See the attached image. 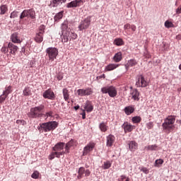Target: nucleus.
Returning a JSON list of instances; mask_svg holds the SVG:
<instances>
[{
  "label": "nucleus",
  "instance_id": "1",
  "mask_svg": "<svg viewBox=\"0 0 181 181\" xmlns=\"http://www.w3.org/2000/svg\"><path fill=\"white\" fill-rule=\"evenodd\" d=\"M61 29L62 32V40L63 43H67V42L71 40V39H77V34H76L73 30H70L69 25H67V23H63Z\"/></svg>",
  "mask_w": 181,
  "mask_h": 181
},
{
  "label": "nucleus",
  "instance_id": "2",
  "mask_svg": "<svg viewBox=\"0 0 181 181\" xmlns=\"http://www.w3.org/2000/svg\"><path fill=\"white\" fill-rule=\"evenodd\" d=\"M57 127H59V122L52 121L40 124V126L37 127V129L40 132H42V131H44L45 132H50V131H54Z\"/></svg>",
  "mask_w": 181,
  "mask_h": 181
},
{
  "label": "nucleus",
  "instance_id": "3",
  "mask_svg": "<svg viewBox=\"0 0 181 181\" xmlns=\"http://www.w3.org/2000/svg\"><path fill=\"white\" fill-rule=\"evenodd\" d=\"M176 122V116L169 115L165 119L162 124L164 131H167L168 134L170 132L171 129L175 128V122Z\"/></svg>",
  "mask_w": 181,
  "mask_h": 181
},
{
  "label": "nucleus",
  "instance_id": "4",
  "mask_svg": "<svg viewBox=\"0 0 181 181\" xmlns=\"http://www.w3.org/2000/svg\"><path fill=\"white\" fill-rule=\"evenodd\" d=\"M43 110H45V105H43L32 107L28 113V117L29 118H40L43 115Z\"/></svg>",
  "mask_w": 181,
  "mask_h": 181
},
{
  "label": "nucleus",
  "instance_id": "5",
  "mask_svg": "<svg viewBox=\"0 0 181 181\" xmlns=\"http://www.w3.org/2000/svg\"><path fill=\"white\" fill-rule=\"evenodd\" d=\"M65 146L66 143L59 142L53 147L52 149L54 152H56L57 158H60V156H63L64 153H67V151H66V150L64 151Z\"/></svg>",
  "mask_w": 181,
  "mask_h": 181
},
{
  "label": "nucleus",
  "instance_id": "6",
  "mask_svg": "<svg viewBox=\"0 0 181 181\" xmlns=\"http://www.w3.org/2000/svg\"><path fill=\"white\" fill-rule=\"evenodd\" d=\"M101 93L103 94H108L112 98L117 97L118 94V91L115 86H105L101 88Z\"/></svg>",
  "mask_w": 181,
  "mask_h": 181
},
{
  "label": "nucleus",
  "instance_id": "7",
  "mask_svg": "<svg viewBox=\"0 0 181 181\" xmlns=\"http://www.w3.org/2000/svg\"><path fill=\"white\" fill-rule=\"evenodd\" d=\"M24 18H27L28 19H36L35 10L33 8L24 10L20 16V19H24Z\"/></svg>",
  "mask_w": 181,
  "mask_h": 181
},
{
  "label": "nucleus",
  "instance_id": "8",
  "mask_svg": "<svg viewBox=\"0 0 181 181\" xmlns=\"http://www.w3.org/2000/svg\"><path fill=\"white\" fill-rule=\"evenodd\" d=\"M46 53L49 57V62H54L59 54V49L56 47H48L46 49Z\"/></svg>",
  "mask_w": 181,
  "mask_h": 181
},
{
  "label": "nucleus",
  "instance_id": "9",
  "mask_svg": "<svg viewBox=\"0 0 181 181\" xmlns=\"http://www.w3.org/2000/svg\"><path fill=\"white\" fill-rule=\"evenodd\" d=\"M136 87L145 88L149 86V83L145 79L143 75L137 76V81H136Z\"/></svg>",
  "mask_w": 181,
  "mask_h": 181
},
{
  "label": "nucleus",
  "instance_id": "10",
  "mask_svg": "<svg viewBox=\"0 0 181 181\" xmlns=\"http://www.w3.org/2000/svg\"><path fill=\"white\" fill-rule=\"evenodd\" d=\"M78 97H86L88 95H91L93 94V88H87L86 89H78L76 90Z\"/></svg>",
  "mask_w": 181,
  "mask_h": 181
},
{
  "label": "nucleus",
  "instance_id": "11",
  "mask_svg": "<svg viewBox=\"0 0 181 181\" xmlns=\"http://www.w3.org/2000/svg\"><path fill=\"white\" fill-rule=\"evenodd\" d=\"M94 148H95V143L94 142H90L84 148L83 151V156H87L90 153V152H93L94 150Z\"/></svg>",
  "mask_w": 181,
  "mask_h": 181
},
{
  "label": "nucleus",
  "instance_id": "12",
  "mask_svg": "<svg viewBox=\"0 0 181 181\" xmlns=\"http://www.w3.org/2000/svg\"><path fill=\"white\" fill-rule=\"evenodd\" d=\"M91 24V19L90 18H86L84 21H82L78 25L79 30H84V29H88V27Z\"/></svg>",
  "mask_w": 181,
  "mask_h": 181
},
{
  "label": "nucleus",
  "instance_id": "13",
  "mask_svg": "<svg viewBox=\"0 0 181 181\" xmlns=\"http://www.w3.org/2000/svg\"><path fill=\"white\" fill-rule=\"evenodd\" d=\"M83 2V0H74L68 4H66V8H77L78 6H81Z\"/></svg>",
  "mask_w": 181,
  "mask_h": 181
},
{
  "label": "nucleus",
  "instance_id": "14",
  "mask_svg": "<svg viewBox=\"0 0 181 181\" xmlns=\"http://www.w3.org/2000/svg\"><path fill=\"white\" fill-rule=\"evenodd\" d=\"M122 128L124 129L125 134L127 132H132L135 129V126L131 124L129 122H126L122 125Z\"/></svg>",
  "mask_w": 181,
  "mask_h": 181
},
{
  "label": "nucleus",
  "instance_id": "15",
  "mask_svg": "<svg viewBox=\"0 0 181 181\" xmlns=\"http://www.w3.org/2000/svg\"><path fill=\"white\" fill-rule=\"evenodd\" d=\"M130 95L132 96V98L134 100V101H139V91L136 88H132V87L130 88Z\"/></svg>",
  "mask_w": 181,
  "mask_h": 181
},
{
  "label": "nucleus",
  "instance_id": "16",
  "mask_svg": "<svg viewBox=\"0 0 181 181\" xmlns=\"http://www.w3.org/2000/svg\"><path fill=\"white\" fill-rule=\"evenodd\" d=\"M42 95L44 98H47L48 100H54V98L56 97L54 93L53 90H51V89L45 90Z\"/></svg>",
  "mask_w": 181,
  "mask_h": 181
},
{
  "label": "nucleus",
  "instance_id": "17",
  "mask_svg": "<svg viewBox=\"0 0 181 181\" xmlns=\"http://www.w3.org/2000/svg\"><path fill=\"white\" fill-rule=\"evenodd\" d=\"M8 47L11 54H13V56H15V54H16V52H18V46L15 45L12 42H8Z\"/></svg>",
  "mask_w": 181,
  "mask_h": 181
},
{
  "label": "nucleus",
  "instance_id": "18",
  "mask_svg": "<svg viewBox=\"0 0 181 181\" xmlns=\"http://www.w3.org/2000/svg\"><path fill=\"white\" fill-rule=\"evenodd\" d=\"M84 110L86 111V112H91L94 110V106H93V103H91V101L87 100L83 105Z\"/></svg>",
  "mask_w": 181,
  "mask_h": 181
},
{
  "label": "nucleus",
  "instance_id": "19",
  "mask_svg": "<svg viewBox=\"0 0 181 181\" xmlns=\"http://www.w3.org/2000/svg\"><path fill=\"white\" fill-rule=\"evenodd\" d=\"M107 139V143L106 145L107 146L111 147L112 145H114V142H115V136L112 134H110L106 137Z\"/></svg>",
  "mask_w": 181,
  "mask_h": 181
},
{
  "label": "nucleus",
  "instance_id": "20",
  "mask_svg": "<svg viewBox=\"0 0 181 181\" xmlns=\"http://www.w3.org/2000/svg\"><path fill=\"white\" fill-rule=\"evenodd\" d=\"M117 67H119V64H109L105 66V71H112V70H115Z\"/></svg>",
  "mask_w": 181,
  "mask_h": 181
},
{
  "label": "nucleus",
  "instance_id": "21",
  "mask_svg": "<svg viewBox=\"0 0 181 181\" xmlns=\"http://www.w3.org/2000/svg\"><path fill=\"white\" fill-rule=\"evenodd\" d=\"M75 144L76 141H74V140H71L65 144V150L66 153H70V148H71V146H74Z\"/></svg>",
  "mask_w": 181,
  "mask_h": 181
},
{
  "label": "nucleus",
  "instance_id": "22",
  "mask_svg": "<svg viewBox=\"0 0 181 181\" xmlns=\"http://www.w3.org/2000/svg\"><path fill=\"white\" fill-rule=\"evenodd\" d=\"M11 40L13 42V43H21L22 42L21 39H19V37H18V33H15L11 35Z\"/></svg>",
  "mask_w": 181,
  "mask_h": 181
},
{
  "label": "nucleus",
  "instance_id": "23",
  "mask_svg": "<svg viewBox=\"0 0 181 181\" xmlns=\"http://www.w3.org/2000/svg\"><path fill=\"white\" fill-rule=\"evenodd\" d=\"M124 111L126 115H131L135 111V107L134 106H127L124 107Z\"/></svg>",
  "mask_w": 181,
  "mask_h": 181
},
{
  "label": "nucleus",
  "instance_id": "24",
  "mask_svg": "<svg viewBox=\"0 0 181 181\" xmlns=\"http://www.w3.org/2000/svg\"><path fill=\"white\" fill-rule=\"evenodd\" d=\"M113 60L115 63H119L122 60V53L121 52L116 53L113 57Z\"/></svg>",
  "mask_w": 181,
  "mask_h": 181
},
{
  "label": "nucleus",
  "instance_id": "25",
  "mask_svg": "<svg viewBox=\"0 0 181 181\" xmlns=\"http://www.w3.org/2000/svg\"><path fill=\"white\" fill-rule=\"evenodd\" d=\"M138 64V62L135 59H130L128 61L127 64L125 65L126 69H129V67H134Z\"/></svg>",
  "mask_w": 181,
  "mask_h": 181
},
{
  "label": "nucleus",
  "instance_id": "26",
  "mask_svg": "<svg viewBox=\"0 0 181 181\" xmlns=\"http://www.w3.org/2000/svg\"><path fill=\"white\" fill-rule=\"evenodd\" d=\"M35 41L37 43H42L43 42V34L42 33H38L35 35Z\"/></svg>",
  "mask_w": 181,
  "mask_h": 181
},
{
  "label": "nucleus",
  "instance_id": "27",
  "mask_svg": "<svg viewBox=\"0 0 181 181\" xmlns=\"http://www.w3.org/2000/svg\"><path fill=\"white\" fill-rule=\"evenodd\" d=\"M85 172H86V168H84L83 167H81L78 169V179H83L84 175H85Z\"/></svg>",
  "mask_w": 181,
  "mask_h": 181
},
{
  "label": "nucleus",
  "instance_id": "28",
  "mask_svg": "<svg viewBox=\"0 0 181 181\" xmlns=\"http://www.w3.org/2000/svg\"><path fill=\"white\" fill-rule=\"evenodd\" d=\"M129 148L130 151H136V149H138V143L134 141H130L129 144Z\"/></svg>",
  "mask_w": 181,
  "mask_h": 181
},
{
  "label": "nucleus",
  "instance_id": "29",
  "mask_svg": "<svg viewBox=\"0 0 181 181\" xmlns=\"http://www.w3.org/2000/svg\"><path fill=\"white\" fill-rule=\"evenodd\" d=\"M11 93H12V86H6L5 88V90L3 91V95L8 97V95H9V94H11Z\"/></svg>",
  "mask_w": 181,
  "mask_h": 181
},
{
  "label": "nucleus",
  "instance_id": "30",
  "mask_svg": "<svg viewBox=\"0 0 181 181\" xmlns=\"http://www.w3.org/2000/svg\"><path fill=\"white\" fill-rule=\"evenodd\" d=\"M99 128L102 132H107L108 130V126L105 122H102L99 125Z\"/></svg>",
  "mask_w": 181,
  "mask_h": 181
},
{
  "label": "nucleus",
  "instance_id": "31",
  "mask_svg": "<svg viewBox=\"0 0 181 181\" xmlns=\"http://www.w3.org/2000/svg\"><path fill=\"white\" fill-rule=\"evenodd\" d=\"M23 95L25 97H28L29 95H32V90H30V88L26 87L23 90Z\"/></svg>",
  "mask_w": 181,
  "mask_h": 181
},
{
  "label": "nucleus",
  "instance_id": "32",
  "mask_svg": "<svg viewBox=\"0 0 181 181\" xmlns=\"http://www.w3.org/2000/svg\"><path fill=\"white\" fill-rule=\"evenodd\" d=\"M8 12V6L1 5L0 6V15H5Z\"/></svg>",
  "mask_w": 181,
  "mask_h": 181
},
{
  "label": "nucleus",
  "instance_id": "33",
  "mask_svg": "<svg viewBox=\"0 0 181 181\" xmlns=\"http://www.w3.org/2000/svg\"><path fill=\"white\" fill-rule=\"evenodd\" d=\"M133 124H139L142 121V118L140 116H135L132 118Z\"/></svg>",
  "mask_w": 181,
  "mask_h": 181
},
{
  "label": "nucleus",
  "instance_id": "34",
  "mask_svg": "<svg viewBox=\"0 0 181 181\" xmlns=\"http://www.w3.org/2000/svg\"><path fill=\"white\" fill-rule=\"evenodd\" d=\"M63 96L65 101H67L69 100L70 95L69 94V90H67V88L63 89Z\"/></svg>",
  "mask_w": 181,
  "mask_h": 181
},
{
  "label": "nucleus",
  "instance_id": "35",
  "mask_svg": "<svg viewBox=\"0 0 181 181\" xmlns=\"http://www.w3.org/2000/svg\"><path fill=\"white\" fill-rule=\"evenodd\" d=\"M64 11H60L58 13H57L54 18L55 22H59L62 18H63V13Z\"/></svg>",
  "mask_w": 181,
  "mask_h": 181
},
{
  "label": "nucleus",
  "instance_id": "36",
  "mask_svg": "<svg viewBox=\"0 0 181 181\" xmlns=\"http://www.w3.org/2000/svg\"><path fill=\"white\" fill-rule=\"evenodd\" d=\"M146 151H158V145H149L146 147Z\"/></svg>",
  "mask_w": 181,
  "mask_h": 181
},
{
  "label": "nucleus",
  "instance_id": "37",
  "mask_svg": "<svg viewBox=\"0 0 181 181\" xmlns=\"http://www.w3.org/2000/svg\"><path fill=\"white\" fill-rule=\"evenodd\" d=\"M114 45H116V46H122L124 45V40L121 38H117L114 40Z\"/></svg>",
  "mask_w": 181,
  "mask_h": 181
},
{
  "label": "nucleus",
  "instance_id": "38",
  "mask_svg": "<svg viewBox=\"0 0 181 181\" xmlns=\"http://www.w3.org/2000/svg\"><path fill=\"white\" fill-rule=\"evenodd\" d=\"M1 53H4V54H6L8 52H9V47H8V44H4L3 47L1 49Z\"/></svg>",
  "mask_w": 181,
  "mask_h": 181
},
{
  "label": "nucleus",
  "instance_id": "39",
  "mask_svg": "<svg viewBox=\"0 0 181 181\" xmlns=\"http://www.w3.org/2000/svg\"><path fill=\"white\" fill-rule=\"evenodd\" d=\"M111 166V162L110 160L104 162L103 165H102L103 169H110Z\"/></svg>",
  "mask_w": 181,
  "mask_h": 181
},
{
  "label": "nucleus",
  "instance_id": "40",
  "mask_svg": "<svg viewBox=\"0 0 181 181\" xmlns=\"http://www.w3.org/2000/svg\"><path fill=\"white\" fill-rule=\"evenodd\" d=\"M60 4H62V0H53L52 2L53 8H56V6H59Z\"/></svg>",
  "mask_w": 181,
  "mask_h": 181
},
{
  "label": "nucleus",
  "instance_id": "41",
  "mask_svg": "<svg viewBox=\"0 0 181 181\" xmlns=\"http://www.w3.org/2000/svg\"><path fill=\"white\" fill-rule=\"evenodd\" d=\"M18 15H19V11H14L11 13L10 18L11 19H15V18H18Z\"/></svg>",
  "mask_w": 181,
  "mask_h": 181
},
{
  "label": "nucleus",
  "instance_id": "42",
  "mask_svg": "<svg viewBox=\"0 0 181 181\" xmlns=\"http://www.w3.org/2000/svg\"><path fill=\"white\" fill-rule=\"evenodd\" d=\"M165 28H167L168 29H169V28H173V23L170 22L169 21H166L165 22Z\"/></svg>",
  "mask_w": 181,
  "mask_h": 181
},
{
  "label": "nucleus",
  "instance_id": "43",
  "mask_svg": "<svg viewBox=\"0 0 181 181\" xmlns=\"http://www.w3.org/2000/svg\"><path fill=\"white\" fill-rule=\"evenodd\" d=\"M45 29H46V26H45L44 25H41L39 28L40 31L38 32V33H42V35H44Z\"/></svg>",
  "mask_w": 181,
  "mask_h": 181
},
{
  "label": "nucleus",
  "instance_id": "44",
  "mask_svg": "<svg viewBox=\"0 0 181 181\" xmlns=\"http://www.w3.org/2000/svg\"><path fill=\"white\" fill-rule=\"evenodd\" d=\"M54 158H57V153H56V151L52 152L50 155H49V159L50 160L54 159Z\"/></svg>",
  "mask_w": 181,
  "mask_h": 181
},
{
  "label": "nucleus",
  "instance_id": "45",
  "mask_svg": "<svg viewBox=\"0 0 181 181\" xmlns=\"http://www.w3.org/2000/svg\"><path fill=\"white\" fill-rule=\"evenodd\" d=\"M6 98H8V96H6L5 95H4V93L1 95H0V104H2V103H4Z\"/></svg>",
  "mask_w": 181,
  "mask_h": 181
},
{
  "label": "nucleus",
  "instance_id": "46",
  "mask_svg": "<svg viewBox=\"0 0 181 181\" xmlns=\"http://www.w3.org/2000/svg\"><path fill=\"white\" fill-rule=\"evenodd\" d=\"M119 181H129V177H127V176L122 175L120 176Z\"/></svg>",
  "mask_w": 181,
  "mask_h": 181
},
{
  "label": "nucleus",
  "instance_id": "47",
  "mask_svg": "<svg viewBox=\"0 0 181 181\" xmlns=\"http://www.w3.org/2000/svg\"><path fill=\"white\" fill-rule=\"evenodd\" d=\"M31 177H33V179H38L39 178V172L35 171L32 174Z\"/></svg>",
  "mask_w": 181,
  "mask_h": 181
},
{
  "label": "nucleus",
  "instance_id": "48",
  "mask_svg": "<svg viewBox=\"0 0 181 181\" xmlns=\"http://www.w3.org/2000/svg\"><path fill=\"white\" fill-rule=\"evenodd\" d=\"M146 128L148 129H152L153 128V122H149L146 123Z\"/></svg>",
  "mask_w": 181,
  "mask_h": 181
},
{
  "label": "nucleus",
  "instance_id": "49",
  "mask_svg": "<svg viewBox=\"0 0 181 181\" xmlns=\"http://www.w3.org/2000/svg\"><path fill=\"white\" fill-rule=\"evenodd\" d=\"M155 166H159V165H163V160L158 159L155 162Z\"/></svg>",
  "mask_w": 181,
  "mask_h": 181
},
{
  "label": "nucleus",
  "instance_id": "50",
  "mask_svg": "<svg viewBox=\"0 0 181 181\" xmlns=\"http://www.w3.org/2000/svg\"><path fill=\"white\" fill-rule=\"evenodd\" d=\"M141 171L145 173L146 175H148V173H149V170H148V168H141Z\"/></svg>",
  "mask_w": 181,
  "mask_h": 181
},
{
  "label": "nucleus",
  "instance_id": "51",
  "mask_svg": "<svg viewBox=\"0 0 181 181\" xmlns=\"http://www.w3.org/2000/svg\"><path fill=\"white\" fill-rule=\"evenodd\" d=\"M175 13H177V15H180V13H181V4L175 10Z\"/></svg>",
  "mask_w": 181,
  "mask_h": 181
},
{
  "label": "nucleus",
  "instance_id": "52",
  "mask_svg": "<svg viewBox=\"0 0 181 181\" xmlns=\"http://www.w3.org/2000/svg\"><path fill=\"white\" fill-rule=\"evenodd\" d=\"M124 30H128V29H131V24L127 23L124 25Z\"/></svg>",
  "mask_w": 181,
  "mask_h": 181
},
{
  "label": "nucleus",
  "instance_id": "53",
  "mask_svg": "<svg viewBox=\"0 0 181 181\" xmlns=\"http://www.w3.org/2000/svg\"><path fill=\"white\" fill-rule=\"evenodd\" d=\"M90 175H91V171L90 170H85V176L88 177Z\"/></svg>",
  "mask_w": 181,
  "mask_h": 181
},
{
  "label": "nucleus",
  "instance_id": "54",
  "mask_svg": "<svg viewBox=\"0 0 181 181\" xmlns=\"http://www.w3.org/2000/svg\"><path fill=\"white\" fill-rule=\"evenodd\" d=\"M130 29L132 30V32H135L136 30V26L135 25H131Z\"/></svg>",
  "mask_w": 181,
  "mask_h": 181
},
{
  "label": "nucleus",
  "instance_id": "55",
  "mask_svg": "<svg viewBox=\"0 0 181 181\" xmlns=\"http://www.w3.org/2000/svg\"><path fill=\"white\" fill-rule=\"evenodd\" d=\"M82 119H86V110H83Z\"/></svg>",
  "mask_w": 181,
  "mask_h": 181
},
{
  "label": "nucleus",
  "instance_id": "56",
  "mask_svg": "<svg viewBox=\"0 0 181 181\" xmlns=\"http://www.w3.org/2000/svg\"><path fill=\"white\" fill-rule=\"evenodd\" d=\"M57 78L58 79V80H63V76H62V75H60V74H58L57 76Z\"/></svg>",
  "mask_w": 181,
  "mask_h": 181
},
{
  "label": "nucleus",
  "instance_id": "57",
  "mask_svg": "<svg viewBox=\"0 0 181 181\" xmlns=\"http://www.w3.org/2000/svg\"><path fill=\"white\" fill-rule=\"evenodd\" d=\"M47 117H52L53 115V112H48L46 113Z\"/></svg>",
  "mask_w": 181,
  "mask_h": 181
},
{
  "label": "nucleus",
  "instance_id": "58",
  "mask_svg": "<svg viewBox=\"0 0 181 181\" xmlns=\"http://www.w3.org/2000/svg\"><path fill=\"white\" fill-rule=\"evenodd\" d=\"M176 39H177V40H181V35H177V36H176Z\"/></svg>",
  "mask_w": 181,
  "mask_h": 181
},
{
  "label": "nucleus",
  "instance_id": "59",
  "mask_svg": "<svg viewBox=\"0 0 181 181\" xmlns=\"http://www.w3.org/2000/svg\"><path fill=\"white\" fill-rule=\"evenodd\" d=\"M16 124H22V120L21 119L16 120Z\"/></svg>",
  "mask_w": 181,
  "mask_h": 181
},
{
  "label": "nucleus",
  "instance_id": "60",
  "mask_svg": "<svg viewBox=\"0 0 181 181\" xmlns=\"http://www.w3.org/2000/svg\"><path fill=\"white\" fill-rule=\"evenodd\" d=\"M78 108H80V106H78V105L74 107V109L76 110H78Z\"/></svg>",
  "mask_w": 181,
  "mask_h": 181
},
{
  "label": "nucleus",
  "instance_id": "61",
  "mask_svg": "<svg viewBox=\"0 0 181 181\" xmlns=\"http://www.w3.org/2000/svg\"><path fill=\"white\" fill-rule=\"evenodd\" d=\"M66 0H62V4H63V2H66Z\"/></svg>",
  "mask_w": 181,
  "mask_h": 181
},
{
  "label": "nucleus",
  "instance_id": "62",
  "mask_svg": "<svg viewBox=\"0 0 181 181\" xmlns=\"http://www.w3.org/2000/svg\"><path fill=\"white\" fill-rule=\"evenodd\" d=\"M179 69L181 70V64L179 65Z\"/></svg>",
  "mask_w": 181,
  "mask_h": 181
},
{
  "label": "nucleus",
  "instance_id": "63",
  "mask_svg": "<svg viewBox=\"0 0 181 181\" xmlns=\"http://www.w3.org/2000/svg\"><path fill=\"white\" fill-rule=\"evenodd\" d=\"M175 6H177V1L175 2Z\"/></svg>",
  "mask_w": 181,
  "mask_h": 181
},
{
  "label": "nucleus",
  "instance_id": "64",
  "mask_svg": "<svg viewBox=\"0 0 181 181\" xmlns=\"http://www.w3.org/2000/svg\"><path fill=\"white\" fill-rule=\"evenodd\" d=\"M104 76H105V74H103V77H104Z\"/></svg>",
  "mask_w": 181,
  "mask_h": 181
}]
</instances>
